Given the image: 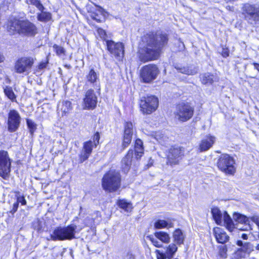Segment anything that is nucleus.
Listing matches in <instances>:
<instances>
[{"label": "nucleus", "mask_w": 259, "mask_h": 259, "mask_svg": "<svg viewBox=\"0 0 259 259\" xmlns=\"http://www.w3.org/2000/svg\"><path fill=\"white\" fill-rule=\"evenodd\" d=\"M169 34L161 30L144 32L138 42L137 55L143 63L159 60L168 47Z\"/></svg>", "instance_id": "nucleus-1"}, {"label": "nucleus", "mask_w": 259, "mask_h": 259, "mask_svg": "<svg viewBox=\"0 0 259 259\" xmlns=\"http://www.w3.org/2000/svg\"><path fill=\"white\" fill-rule=\"evenodd\" d=\"M3 28L10 36L18 35L33 37L38 33L35 24L28 19L12 15L5 19Z\"/></svg>", "instance_id": "nucleus-2"}, {"label": "nucleus", "mask_w": 259, "mask_h": 259, "mask_svg": "<svg viewBox=\"0 0 259 259\" xmlns=\"http://www.w3.org/2000/svg\"><path fill=\"white\" fill-rule=\"evenodd\" d=\"M80 220L79 217H75L72 221V224L66 226L56 227L54 229L52 234L50 235L51 239L53 241L71 240L75 239V233L79 232L88 226L87 224L79 226L74 223V222L79 223Z\"/></svg>", "instance_id": "nucleus-3"}, {"label": "nucleus", "mask_w": 259, "mask_h": 259, "mask_svg": "<svg viewBox=\"0 0 259 259\" xmlns=\"http://www.w3.org/2000/svg\"><path fill=\"white\" fill-rule=\"evenodd\" d=\"M144 154V147L142 140L140 138L135 139L134 143V148H130L120 162V169L122 172L127 174L131 170L134 158L140 161Z\"/></svg>", "instance_id": "nucleus-4"}, {"label": "nucleus", "mask_w": 259, "mask_h": 259, "mask_svg": "<svg viewBox=\"0 0 259 259\" xmlns=\"http://www.w3.org/2000/svg\"><path fill=\"white\" fill-rule=\"evenodd\" d=\"M122 181V176L119 170L110 169L103 175L101 180V186L105 192L115 193L120 191Z\"/></svg>", "instance_id": "nucleus-5"}, {"label": "nucleus", "mask_w": 259, "mask_h": 259, "mask_svg": "<svg viewBox=\"0 0 259 259\" xmlns=\"http://www.w3.org/2000/svg\"><path fill=\"white\" fill-rule=\"evenodd\" d=\"M194 114L195 107L191 102L182 101L176 104L174 115L177 121L186 122L193 118Z\"/></svg>", "instance_id": "nucleus-6"}, {"label": "nucleus", "mask_w": 259, "mask_h": 259, "mask_svg": "<svg viewBox=\"0 0 259 259\" xmlns=\"http://www.w3.org/2000/svg\"><path fill=\"white\" fill-rule=\"evenodd\" d=\"M100 133L96 132L92 136L91 139L83 143L81 150L78 155L79 163H82L89 159L93 152V149L100 145Z\"/></svg>", "instance_id": "nucleus-7"}, {"label": "nucleus", "mask_w": 259, "mask_h": 259, "mask_svg": "<svg viewBox=\"0 0 259 259\" xmlns=\"http://www.w3.org/2000/svg\"><path fill=\"white\" fill-rule=\"evenodd\" d=\"M185 155V147L177 144L171 145L165 152L166 165L171 167L179 165Z\"/></svg>", "instance_id": "nucleus-8"}, {"label": "nucleus", "mask_w": 259, "mask_h": 259, "mask_svg": "<svg viewBox=\"0 0 259 259\" xmlns=\"http://www.w3.org/2000/svg\"><path fill=\"white\" fill-rule=\"evenodd\" d=\"M216 166L226 175L234 176L236 172L235 159L229 154L223 153L219 156Z\"/></svg>", "instance_id": "nucleus-9"}, {"label": "nucleus", "mask_w": 259, "mask_h": 259, "mask_svg": "<svg viewBox=\"0 0 259 259\" xmlns=\"http://www.w3.org/2000/svg\"><path fill=\"white\" fill-rule=\"evenodd\" d=\"M159 107V99L155 95H146L139 101V108L143 115H150L154 113Z\"/></svg>", "instance_id": "nucleus-10"}, {"label": "nucleus", "mask_w": 259, "mask_h": 259, "mask_svg": "<svg viewBox=\"0 0 259 259\" xmlns=\"http://www.w3.org/2000/svg\"><path fill=\"white\" fill-rule=\"evenodd\" d=\"M243 18L248 24L255 25L259 24V7L254 4L245 3L241 8Z\"/></svg>", "instance_id": "nucleus-11"}, {"label": "nucleus", "mask_w": 259, "mask_h": 259, "mask_svg": "<svg viewBox=\"0 0 259 259\" xmlns=\"http://www.w3.org/2000/svg\"><path fill=\"white\" fill-rule=\"evenodd\" d=\"M158 66L150 63L143 66L140 70V78L141 82L145 83H151L159 74Z\"/></svg>", "instance_id": "nucleus-12"}, {"label": "nucleus", "mask_w": 259, "mask_h": 259, "mask_svg": "<svg viewBox=\"0 0 259 259\" xmlns=\"http://www.w3.org/2000/svg\"><path fill=\"white\" fill-rule=\"evenodd\" d=\"M106 50L110 56L119 62L123 61L124 57V45L120 41L115 42L112 39L106 40Z\"/></svg>", "instance_id": "nucleus-13"}, {"label": "nucleus", "mask_w": 259, "mask_h": 259, "mask_svg": "<svg viewBox=\"0 0 259 259\" xmlns=\"http://www.w3.org/2000/svg\"><path fill=\"white\" fill-rule=\"evenodd\" d=\"M35 62V59L30 56H23L18 58L15 61L14 69L15 72L18 74L25 73L28 75Z\"/></svg>", "instance_id": "nucleus-14"}, {"label": "nucleus", "mask_w": 259, "mask_h": 259, "mask_svg": "<svg viewBox=\"0 0 259 259\" xmlns=\"http://www.w3.org/2000/svg\"><path fill=\"white\" fill-rule=\"evenodd\" d=\"M21 122V117L19 112L15 109L10 110L6 121L8 131L10 133L16 132L19 128Z\"/></svg>", "instance_id": "nucleus-15"}, {"label": "nucleus", "mask_w": 259, "mask_h": 259, "mask_svg": "<svg viewBox=\"0 0 259 259\" xmlns=\"http://www.w3.org/2000/svg\"><path fill=\"white\" fill-rule=\"evenodd\" d=\"M11 170V160L8 152L4 150H0V177L7 180Z\"/></svg>", "instance_id": "nucleus-16"}, {"label": "nucleus", "mask_w": 259, "mask_h": 259, "mask_svg": "<svg viewBox=\"0 0 259 259\" xmlns=\"http://www.w3.org/2000/svg\"><path fill=\"white\" fill-rule=\"evenodd\" d=\"M134 135V125L132 121H126L123 124V130L121 136V147L122 150L127 148L131 144Z\"/></svg>", "instance_id": "nucleus-17"}, {"label": "nucleus", "mask_w": 259, "mask_h": 259, "mask_svg": "<svg viewBox=\"0 0 259 259\" xmlns=\"http://www.w3.org/2000/svg\"><path fill=\"white\" fill-rule=\"evenodd\" d=\"M98 98L94 91L90 89L85 92L83 99V108L87 110H94L97 107Z\"/></svg>", "instance_id": "nucleus-18"}, {"label": "nucleus", "mask_w": 259, "mask_h": 259, "mask_svg": "<svg viewBox=\"0 0 259 259\" xmlns=\"http://www.w3.org/2000/svg\"><path fill=\"white\" fill-rule=\"evenodd\" d=\"M212 233L216 242L219 244H225L229 242L230 237L224 229L215 227L212 229Z\"/></svg>", "instance_id": "nucleus-19"}, {"label": "nucleus", "mask_w": 259, "mask_h": 259, "mask_svg": "<svg viewBox=\"0 0 259 259\" xmlns=\"http://www.w3.org/2000/svg\"><path fill=\"white\" fill-rule=\"evenodd\" d=\"M215 137L211 135H206L201 141L198 146V150L200 152H205L210 149L215 142Z\"/></svg>", "instance_id": "nucleus-20"}, {"label": "nucleus", "mask_w": 259, "mask_h": 259, "mask_svg": "<svg viewBox=\"0 0 259 259\" xmlns=\"http://www.w3.org/2000/svg\"><path fill=\"white\" fill-rule=\"evenodd\" d=\"M200 81L203 85H212L219 81V77L211 72H204L199 75Z\"/></svg>", "instance_id": "nucleus-21"}, {"label": "nucleus", "mask_w": 259, "mask_h": 259, "mask_svg": "<svg viewBox=\"0 0 259 259\" xmlns=\"http://www.w3.org/2000/svg\"><path fill=\"white\" fill-rule=\"evenodd\" d=\"M16 197V201L13 204L12 208L9 210V213L14 215L18 210L19 203L21 205H26L27 201L24 195H20V192L19 191H15L14 192Z\"/></svg>", "instance_id": "nucleus-22"}, {"label": "nucleus", "mask_w": 259, "mask_h": 259, "mask_svg": "<svg viewBox=\"0 0 259 259\" xmlns=\"http://www.w3.org/2000/svg\"><path fill=\"white\" fill-rule=\"evenodd\" d=\"M72 110V103L70 101H63L58 105V112L61 113V116H67Z\"/></svg>", "instance_id": "nucleus-23"}, {"label": "nucleus", "mask_w": 259, "mask_h": 259, "mask_svg": "<svg viewBox=\"0 0 259 259\" xmlns=\"http://www.w3.org/2000/svg\"><path fill=\"white\" fill-rule=\"evenodd\" d=\"M87 82L92 84L93 87L97 85L99 81V75L94 68L89 70L85 77Z\"/></svg>", "instance_id": "nucleus-24"}, {"label": "nucleus", "mask_w": 259, "mask_h": 259, "mask_svg": "<svg viewBox=\"0 0 259 259\" xmlns=\"http://www.w3.org/2000/svg\"><path fill=\"white\" fill-rule=\"evenodd\" d=\"M223 221L226 229L230 232H233L235 228L234 224L227 211L223 212Z\"/></svg>", "instance_id": "nucleus-25"}, {"label": "nucleus", "mask_w": 259, "mask_h": 259, "mask_svg": "<svg viewBox=\"0 0 259 259\" xmlns=\"http://www.w3.org/2000/svg\"><path fill=\"white\" fill-rule=\"evenodd\" d=\"M118 206L126 212H131L133 210L134 207L130 201H127L125 199H118L117 201Z\"/></svg>", "instance_id": "nucleus-26"}, {"label": "nucleus", "mask_w": 259, "mask_h": 259, "mask_svg": "<svg viewBox=\"0 0 259 259\" xmlns=\"http://www.w3.org/2000/svg\"><path fill=\"white\" fill-rule=\"evenodd\" d=\"M172 236L174 241L178 245H181L184 243L185 236L181 229L177 228L173 232Z\"/></svg>", "instance_id": "nucleus-27"}, {"label": "nucleus", "mask_w": 259, "mask_h": 259, "mask_svg": "<svg viewBox=\"0 0 259 259\" xmlns=\"http://www.w3.org/2000/svg\"><path fill=\"white\" fill-rule=\"evenodd\" d=\"M212 218L215 223L221 225L222 222V213L218 207H213L211 209Z\"/></svg>", "instance_id": "nucleus-28"}, {"label": "nucleus", "mask_w": 259, "mask_h": 259, "mask_svg": "<svg viewBox=\"0 0 259 259\" xmlns=\"http://www.w3.org/2000/svg\"><path fill=\"white\" fill-rule=\"evenodd\" d=\"M233 215L235 221L239 223L250 226V218L239 212H234Z\"/></svg>", "instance_id": "nucleus-29"}, {"label": "nucleus", "mask_w": 259, "mask_h": 259, "mask_svg": "<svg viewBox=\"0 0 259 259\" xmlns=\"http://www.w3.org/2000/svg\"><path fill=\"white\" fill-rule=\"evenodd\" d=\"M154 228L156 229H161L165 228H172L174 224L172 222L168 223L164 220H157L154 224Z\"/></svg>", "instance_id": "nucleus-30"}, {"label": "nucleus", "mask_w": 259, "mask_h": 259, "mask_svg": "<svg viewBox=\"0 0 259 259\" xmlns=\"http://www.w3.org/2000/svg\"><path fill=\"white\" fill-rule=\"evenodd\" d=\"M4 93L5 95L12 102H16L17 96L11 87L5 86L4 88Z\"/></svg>", "instance_id": "nucleus-31"}, {"label": "nucleus", "mask_w": 259, "mask_h": 259, "mask_svg": "<svg viewBox=\"0 0 259 259\" xmlns=\"http://www.w3.org/2000/svg\"><path fill=\"white\" fill-rule=\"evenodd\" d=\"M155 236L164 243H168L170 241V237L169 234L164 231H158L154 233Z\"/></svg>", "instance_id": "nucleus-32"}, {"label": "nucleus", "mask_w": 259, "mask_h": 259, "mask_svg": "<svg viewBox=\"0 0 259 259\" xmlns=\"http://www.w3.org/2000/svg\"><path fill=\"white\" fill-rule=\"evenodd\" d=\"M37 14V20L40 22H47L52 19V14L49 12L40 11Z\"/></svg>", "instance_id": "nucleus-33"}, {"label": "nucleus", "mask_w": 259, "mask_h": 259, "mask_svg": "<svg viewBox=\"0 0 259 259\" xmlns=\"http://www.w3.org/2000/svg\"><path fill=\"white\" fill-rule=\"evenodd\" d=\"M177 250L178 247L176 246V244L175 243H171L167 247L165 253L169 258H171L177 252Z\"/></svg>", "instance_id": "nucleus-34"}, {"label": "nucleus", "mask_w": 259, "mask_h": 259, "mask_svg": "<svg viewBox=\"0 0 259 259\" xmlns=\"http://www.w3.org/2000/svg\"><path fill=\"white\" fill-rule=\"evenodd\" d=\"M26 3L35 6L40 11H44L45 7L40 0H26Z\"/></svg>", "instance_id": "nucleus-35"}, {"label": "nucleus", "mask_w": 259, "mask_h": 259, "mask_svg": "<svg viewBox=\"0 0 259 259\" xmlns=\"http://www.w3.org/2000/svg\"><path fill=\"white\" fill-rule=\"evenodd\" d=\"M26 124L31 135H33L37 129V125L32 120L26 119Z\"/></svg>", "instance_id": "nucleus-36"}, {"label": "nucleus", "mask_w": 259, "mask_h": 259, "mask_svg": "<svg viewBox=\"0 0 259 259\" xmlns=\"http://www.w3.org/2000/svg\"><path fill=\"white\" fill-rule=\"evenodd\" d=\"M53 48L57 55L60 56L65 55L66 51L63 47L60 46L57 44H54L53 46Z\"/></svg>", "instance_id": "nucleus-37"}, {"label": "nucleus", "mask_w": 259, "mask_h": 259, "mask_svg": "<svg viewBox=\"0 0 259 259\" xmlns=\"http://www.w3.org/2000/svg\"><path fill=\"white\" fill-rule=\"evenodd\" d=\"M96 30L101 39L106 42V40H108L107 39V34L106 31L101 27H97Z\"/></svg>", "instance_id": "nucleus-38"}, {"label": "nucleus", "mask_w": 259, "mask_h": 259, "mask_svg": "<svg viewBox=\"0 0 259 259\" xmlns=\"http://www.w3.org/2000/svg\"><path fill=\"white\" fill-rule=\"evenodd\" d=\"M91 18L98 23H103L105 21V19L100 14L97 13H93L91 15Z\"/></svg>", "instance_id": "nucleus-39"}, {"label": "nucleus", "mask_w": 259, "mask_h": 259, "mask_svg": "<svg viewBox=\"0 0 259 259\" xmlns=\"http://www.w3.org/2000/svg\"><path fill=\"white\" fill-rule=\"evenodd\" d=\"M219 255L223 258L227 257V247L226 245H220L218 247Z\"/></svg>", "instance_id": "nucleus-40"}, {"label": "nucleus", "mask_w": 259, "mask_h": 259, "mask_svg": "<svg viewBox=\"0 0 259 259\" xmlns=\"http://www.w3.org/2000/svg\"><path fill=\"white\" fill-rule=\"evenodd\" d=\"M147 238L151 242V243L154 246L158 248H160L162 246V244H160V242L156 239L154 238L152 236H148Z\"/></svg>", "instance_id": "nucleus-41"}, {"label": "nucleus", "mask_w": 259, "mask_h": 259, "mask_svg": "<svg viewBox=\"0 0 259 259\" xmlns=\"http://www.w3.org/2000/svg\"><path fill=\"white\" fill-rule=\"evenodd\" d=\"M48 64V60L39 62L36 66V70L39 71L42 70L43 69L47 67Z\"/></svg>", "instance_id": "nucleus-42"}, {"label": "nucleus", "mask_w": 259, "mask_h": 259, "mask_svg": "<svg viewBox=\"0 0 259 259\" xmlns=\"http://www.w3.org/2000/svg\"><path fill=\"white\" fill-rule=\"evenodd\" d=\"M221 56L225 58L228 57L230 55V51L228 47H225L222 48L221 53Z\"/></svg>", "instance_id": "nucleus-43"}, {"label": "nucleus", "mask_w": 259, "mask_h": 259, "mask_svg": "<svg viewBox=\"0 0 259 259\" xmlns=\"http://www.w3.org/2000/svg\"><path fill=\"white\" fill-rule=\"evenodd\" d=\"M155 253L157 259H165L166 257L165 253L161 252L159 250L156 249Z\"/></svg>", "instance_id": "nucleus-44"}, {"label": "nucleus", "mask_w": 259, "mask_h": 259, "mask_svg": "<svg viewBox=\"0 0 259 259\" xmlns=\"http://www.w3.org/2000/svg\"><path fill=\"white\" fill-rule=\"evenodd\" d=\"M252 65L253 66L254 68L256 69L259 72V63L256 62H253Z\"/></svg>", "instance_id": "nucleus-45"}, {"label": "nucleus", "mask_w": 259, "mask_h": 259, "mask_svg": "<svg viewBox=\"0 0 259 259\" xmlns=\"http://www.w3.org/2000/svg\"><path fill=\"white\" fill-rule=\"evenodd\" d=\"M241 238L243 239V240H247L248 239V235L247 234H245V233H243L241 235Z\"/></svg>", "instance_id": "nucleus-46"}, {"label": "nucleus", "mask_w": 259, "mask_h": 259, "mask_svg": "<svg viewBox=\"0 0 259 259\" xmlns=\"http://www.w3.org/2000/svg\"><path fill=\"white\" fill-rule=\"evenodd\" d=\"M5 58L4 56L0 53V63H2L4 61Z\"/></svg>", "instance_id": "nucleus-47"}, {"label": "nucleus", "mask_w": 259, "mask_h": 259, "mask_svg": "<svg viewBox=\"0 0 259 259\" xmlns=\"http://www.w3.org/2000/svg\"><path fill=\"white\" fill-rule=\"evenodd\" d=\"M236 244L238 245V246H243V242L240 240H238L236 241Z\"/></svg>", "instance_id": "nucleus-48"}, {"label": "nucleus", "mask_w": 259, "mask_h": 259, "mask_svg": "<svg viewBox=\"0 0 259 259\" xmlns=\"http://www.w3.org/2000/svg\"><path fill=\"white\" fill-rule=\"evenodd\" d=\"M256 250H258L259 251V243L257 244L255 246Z\"/></svg>", "instance_id": "nucleus-49"}, {"label": "nucleus", "mask_w": 259, "mask_h": 259, "mask_svg": "<svg viewBox=\"0 0 259 259\" xmlns=\"http://www.w3.org/2000/svg\"><path fill=\"white\" fill-rule=\"evenodd\" d=\"M227 9L228 10H231V7H230V6H228V7H227Z\"/></svg>", "instance_id": "nucleus-50"}, {"label": "nucleus", "mask_w": 259, "mask_h": 259, "mask_svg": "<svg viewBox=\"0 0 259 259\" xmlns=\"http://www.w3.org/2000/svg\"><path fill=\"white\" fill-rule=\"evenodd\" d=\"M257 238L259 239V231H258V233L257 235Z\"/></svg>", "instance_id": "nucleus-51"}, {"label": "nucleus", "mask_w": 259, "mask_h": 259, "mask_svg": "<svg viewBox=\"0 0 259 259\" xmlns=\"http://www.w3.org/2000/svg\"><path fill=\"white\" fill-rule=\"evenodd\" d=\"M98 87H99L98 90H100V85H99Z\"/></svg>", "instance_id": "nucleus-52"}, {"label": "nucleus", "mask_w": 259, "mask_h": 259, "mask_svg": "<svg viewBox=\"0 0 259 259\" xmlns=\"http://www.w3.org/2000/svg\"><path fill=\"white\" fill-rule=\"evenodd\" d=\"M240 230H241V231H244L245 230L244 229H240Z\"/></svg>", "instance_id": "nucleus-53"}]
</instances>
